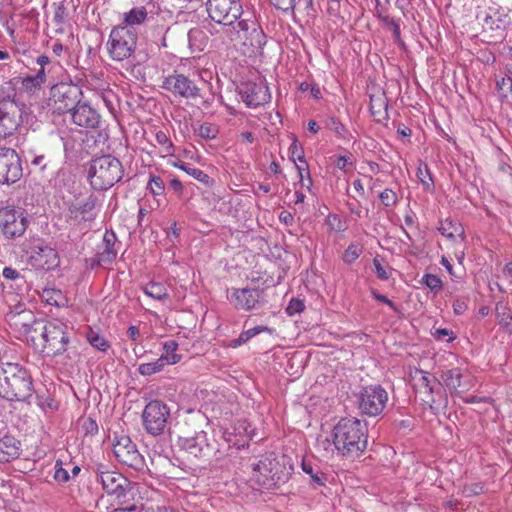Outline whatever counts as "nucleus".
<instances>
[{"label":"nucleus","instance_id":"obj_42","mask_svg":"<svg viewBox=\"0 0 512 512\" xmlns=\"http://www.w3.org/2000/svg\"><path fill=\"white\" fill-rule=\"evenodd\" d=\"M326 127L333 131L338 137L346 138L348 131L346 127L335 117H330L326 120Z\"/></svg>","mask_w":512,"mask_h":512},{"label":"nucleus","instance_id":"obj_3","mask_svg":"<svg viewBox=\"0 0 512 512\" xmlns=\"http://www.w3.org/2000/svg\"><path fill=\"white\" fill-rule=\"evenodd\" d=\"M33 392L32 378L19 363H0V397L13 401H24Z\"/></svg>","mask_w":512,"mask_h":512},{"label":"nucleus","instance_id":"obj_16","mask_svg":"<svg viewBox=\"0 0 512 512\" xmlns=\"http://www.w3.org/2000/svg\"><path fill=\"white\" fill-rule=\"evenodd\" d=\"M179 447L192 458L206 460L215 450V440L209 438L207 432L199 431L193 436L179 438Z\"/></svg>","mask_w":512,"mask_h":512},{"label":"nucleus","instance_id":"obj_32","mask_svg":"<svg viewBox=\"0 0 512 512\" xmlns=\"http://www.w3.org/2000/svg\"><path fill=\"white\" fill-rule=\"evenodd\" d=\"M36 64L39 66L37 70H35L36 77L43 82L44 84L47 81V74L51 71V60L46 55H41L36 58Z\"/></svg>","mask_w":512,"mask_h":512},{"label":"nucleus","instance_id":"obj_45","mask_svg":"<svg viewBox=\"0 0 512 512\" xmlns=\"http://www.w3.org/2000/svg\"><path fill=\"white\" fill-rule=\"evenodd\" d=\"M22 87L27 91H35L39 89L44 83L41 82L35 74H29L22 78Z\"/></svg>","mask_w":512,"mask_h":512},{"label":"nucleus","instance_id":"obj_10","mask_svg":"<svg viewBox=\"0 0 512 512\" xmlns=\"http://www.w3.org/2000/svg\"><path fill=\"white\" fill-rule=\"evenodd\" d=\"M169 418V407L159 400L150 401L142 412L144 429L152 436H158L165 432Z\"/></svg>","mask_w":512,"mask_h":512},{"label":"nucleus","instance_id":"obj_15","mask_svg":"<svg viewBox=\"0 0 512 512\" xmlns=\"http://www.w3.org/2000/svg\"><path fill=\"white\" fill-rule=\"evenodd\" d=\"M388 393L380 385L364 387L358 397L359 409L368 416L381 414L386 407Z\"/></svg>","mask_w":512,"mask_h":512},{"label":"nucleus","instance_id":"obj_6","mask_svg":"<svg viewBox=\"0 0 512 512\" xmlns=\"http://www.w3.org/2000/svg\"><path fill=\"white\" fill-rule=\"evenodd\" d=\"M10 83L0 87V139L14 134L21 123V109Z\"/></svg>","mask_w":512,"mask_h":512},{"label":"nucleus","instance_id":"obj_9","mask_svg":"<svg viewBox=\"0 0 512 512\" xmlns=\"http://www.w3.org/2000/svg\"><path fill=\"white\" fill-rule=\"evenodd\" d=\"M82 96L81 88L73 83L61 82L51 87L48 106L57 113L71 111Z\"/></svg>","mask_w":512,"mask_h":512},{"label":"nucleus","instance_id":"obj_60","mask_svg":"<svg viewBox=\"0 0 512 512\" xmlns=\"http://www.w3.org/2000/svg\"><path fill=\"white\" fill-rule=\"evenodd\" d=\"M497 87L499 90H512V78L509 76L502 77L501 80L497 81Z\"/></svg>","mask_w":512,"mask_h":512},{"label":"nucleus","instance_id":"obj_8","mask_svg":"<svg viewBox=\"0 0 512 512\" xmlns=\"http://www.w3.org/2000/svg\"><path fill=\"white\" fill-rule=\"evenodd\" d=\"M41 337L44 341L43 351L47 356L62 354L70 342V328L61 321H50L43 326Z\"/></svg>","mask_w":512,"mask_h":512},{"label":"nucleus","instance_id":"obj_57","mask_svg":"<svg viewBox=\"0 0 512 512\" xmlns=\"http://www.w3.org/2000/svg\"><path fill=\"white\" fill-rule=\"evenodd\" d=\"M82 428L85 434L95 435L98 433V425L96 421L91 418H87L83 421Z\"/></svg>","mask_w":512,"mask_h":512},{"label":"nucleus","instance_id":"obj_58","mask_svg":"<svg viewBox=\"0 0 512 512\" xmlns=\"http://www.w3.org/2000/svg\"><path fill=\"white\" fill-rule=\"evenodd\" d=\"M352 165H353V161L351 160V158L349 156L341 155L336 160L337 168H339L340 170H343V171L346 170L347 166H352Z\"/></svg>","mask_w":512,"mask_h":512},{"label":"nucleus","instance_id":"obj_30","mask_svg":"<svg viewBox=\"0 0 512 512\" xmlns=\"http://www.w3.org/2000/svg\"><path fill=\"white\" fill-rule=\"evenodd\" d=\"M178 344L174 340H168L163 343L164 353L160 356L166 365H174L180 361V355L176 353Z\"/></svg>","mask_w":512,"mask_h":512},{"label":"nucleus","instance_id":"obj_19","mask_svg":"<svg viewBox=\"0 0 512 512\" xmlns=\"http://www.w3.org/2000/svg\"><path fill=\"white\" fill-rule=\"evenodd\" d=\"M97 482L102 485L103 490L116 499H122L127 496L130 490V482L121 473L109 470H99L97 472Z\"/></svg>","mask_w":512,"mask_h":512},{"label":"nucleus","instance_id":"obj_5","mask_svg":"<svg viewBox=\"0 0 512 512\" xmlns=\"http://www.w3.org/2000/svg\"><path fill=\"white\" fill-rule=\"evenodd\" d=\"M123 177L122 164L112 155H103L92 160L88 178L95 190H107Z\"/></svg>","mask_w":512,"mask_h":512},{"label":"nucleus","instance_id":"obj_52","mask_svg":"<svg viewBox=\"0 0 512 512\" xmlns=\"http://www.w3.org/2000/svg\"><path fill=\"white\" fill-rule=\"evenodd\" d=\"M2 274L5 279L16 281L19 287L25 283L24 277L14 268L5 267Z\"/></svg>","mask_w":512,"mask_h":512},{"label":"nucleus","instance_id":"obj_26","mask_svg":"<svg viewBox=\"0 0 512 512\" xmlns=\"http://www.w3.org/2000/svg\"><path fill=\"white\" fill-rule=\"evenodd\" d=\"M19 442L12 436L0 439V463L8 462L19 455Z\"/></svg>","mask_w":512,"mask_h":512},{"label":"nucleus","instance_id":"obj_28","mask_svg":"<svg viewBox=\"0 0 512 512\" xmlns=\"http://www.w3.org/2000/svg\"><path fill=\"white\" fill-rule=\"evenodd\" d=\"M155 140L157 145L160 147L162 157L174 155L175 146L166 132L157 130L155 132Z\"/></svg>","mask_w":512,"mask_h":512},{"label":"nucleus","instance_id":"obj_4","mask_svg":"<svg viewBox=\"0 0 512 512\" xmlns=\"http://www.w3.org/2000/svg\"><path fill=\"white\" fill-rule=\"evenodd\" d=\"M288 462L285 456H277L274 453L263 455L250 465L251 480L261 487L271 489L288 479L291 473Z\"/></svg>","mask_w":512,"mask_h":512},{"label":"nucleus","instance_id":"obj_50","mask_svg":"<svg viewBox=\"0 0 512 512\" xmlns=\"http://www.w3.org/2000/svg\"><path fill=\"white\" fill-rule=\"evenodd\" d=\"M305 309L303 300L299 298H292L286 307V313L289 316L300 314Z\"/></svg>","mask_w":512,"mask_h":512},{"label":"nucleus","instance_id":"obj_55","mask_svg":"<svg viewBox=\"0 0 512 512\" xmlns=\"http://www.w3.org/2000/svg\"><path fill=\"white\" fill-rule=\"evenodd\" d=\"M272 4L284 12L293 11L296 5L295 0H271Z\"/></svg>","mask_w":512,"mask_h":512},{"label":"nucleus","instance_id":"obj_35","mask_svg":"<svg viewBox=\"0 0 512 512\" xmlns=\"http://www.w3.org/2000/svg\"><path fill=\"white\" fill-rule=\"evenodd\" d=\"M497 320L499 326L506 332L512 335V313L506 307L500 310L497 308Z\"/></svg>","mask_w":512,"mask_h":512},{"label":"nucleus","instance_id":"obj_11","mask_svg":"<svg viewBox=\"0 0 512 512\" xmlns=\"http://www.w3.org/2000/svg\"><path fill=\"white\" fill-rule=\"evenodd\" d=\"M96 201L95 196L89 195L85 199L71 203L66 214L67 222L81 230L88 229L98 214Z\"/></svg>","mask_w":512,"mask_h":512},{"label":"nucleus","instance_id":"obj_21","mask_svg":"<svg viewBox=\"0 0 512 512\" xmlns=\"http://www.w3.org/2000/svg\"><path fill=\"white\" fill-rule=\"evenodd\" d=\"M230 301L239 310L249 311L265 302L264 291L258 288L233 289Z\"/></svg>","mask_w":512,"mask_h":512},{"label":"nucleus","instance_id":"obj_13","mask_svg":"<svg viewBox=\"0 0 512 512\" xmlns=\"http://www.w3.org/2000/svg\"><path fill=\"white\" fill-rule=\"evenodd\" d=\"M206 11L208 17L223 28L237 20L244 10L241 0H207Z\"/></svg>","mask_w":512,"mask_h":512},{"label":"nucleus","instance_id":"obj_56","mask_svg":"<svg viewBox=\"0 0 512 512\" xmlns=\"http://www.w3.org/2000/svg\"><path fill=\"white\" fill-rule=\"evenodd\" d=\"M69 474L66 469H64L61 465L56 463L55 465V472H54V479L60 483H65L69 480Z\"/></svg>","mask_w":512,"mask_h":512},{"label":"nucleus","instance_id":"obj_43","mask_svg":"<svg viewBox=\"0 0 512 512\" xmlns=\"http://www.w3.org/2000/svg\"><path fill=\"white\" fill-rule=\"evenodd\" d=\"M218 133V126L212 123H203L199 127V136L204 139H215Z\"/></svg>","mask_w":512,"mask_h":512},{"label":"nucleus","instance_id":"obj_40","mask_svg":"<svg viewBox=\"0 0 512 512\" xmlns=\"http://www.w3.org/2000/svg\"><path fill=\"white\" fill-rule=\"evenodd\" d=\"M421 283L434 293H439L443 288L442 280L434 274H425L421 279Z\"/></svg>","mask_w":512,"mask_h":512},{"label":"nucleus","instance_id":"obj_34","mask_svg":"<svg viewBox=\"0 0 512 512\" xmlns=\"http://www.w3.org/2000/svg\"><path fill=\"white\" fill-rule=\"evenodd\" d=\"M461 371L459 368H453L443 373V380L449 389L456 390L461 386Z\"/></svg>","mask_w":512,"mask_h":512},{"label":"nucleus","instance_id":"obj_22","mask_svg":"<svg viewBox=\"0 0 512 512\" xmlns=\"http://www.w3.org/2000/svg\"><path fill=\"white\" fill-rule=\"evenodd\" d=\"M29 263L37 270H52L59 265L58 253L48 245H35L31 250Z\"/></svg>","mask_w":512,"mask_h":512},{"label":"nucleus","instance_id":"obj_59","mask_svg":"<svg viewBox=\"0 0 512 512\" xmlns=\"http://www.w3.org/2000/svg\"><path fill=\"white\" fill-rule=\"evenodd\" d=\"M387 24L389 28L392 30L393 37L396 41L400 40V25L399 23L394 19H388Z\"/></svg>","mask_w":512,"mask_h":512},{"label":"nucleus","instance_id":"obj_1","mask_svg":"<svg viewBox=\"0 0 512 512\" xmlns=\"http://www.w3.org/2000/svg\"><path fill=\"white\" fill-rule=\"evenodd\" d=\"M323 449L344 457H358L367 447L366 423L357 418H342L329 438L319 442Z\"/></svg>","mask_w":512,"mask_h":512},{"label":"nucleus","instance_id":"obj_14","mask_svg":"<svg viewBox=\"0 0 512 512\" xmlns=\"http://www.w3.org/2000/svg\"><path fill=\"white\" fill-rule=\"evenodd\" d=\"M27 225L28 219L22 208L6 206L0 209V228L7 238L13 239L22 236Z\"/></svg>","mask_w":512,"mask_h":512},{"label":"nucleus","instance_id":"obj_51","mask_svg":"<svg viewBox=\"0 0 512 512\" xmlns=\"http://www.w3.org/2000/svg\"><path fill=\"white\" fill-rule=\"evenodd\" d=\"M302 469L306 474L310 475L313 482L317 483L318 485L324 484L323 474L318 471L315 472L311 463L302 461Z\"/></svg>","mask_w":512,"mask_h":512},{"label":"nucleus","instance_id":"obj_7","mask_svg":"<svg viewBox=\"0 0 512 512\" xmlns=\"http://www.w3.org/2000/svg\"><path fill=\"white\" fill-rule=\"evenodd\" d=\"M138 34L129 27H114L107 41V50L115 61L128 59L135 52Z\"/></svg>","mask_w":512,"mask_h":512},{"label":"nucleus","instance_id":"obj_24","mask_svg":"<svg viewBox=\"0 0 512 512\" xmlns=\"http://www.w3.org/2000/svg\"><path fill=\"white\" fill-rule=\"evenodd\" d=\"M6 321L14 331L27 334L32 330L34 315L30 310L11 311L6 315Z\"/></svg>","mask_w":512,"mask_h":512},{"label":"nucleus","instance_id":"obj_37","mask_svg":"<svg viewBox=\"0 0 512 512\" xmlns=\"http://www.w3.org/2000/svg\"><path fill=\"white\" fill-rule=\"evenodd\" d=\"M416 175H417V178L419 179V181L424 186V188L426 190H430L431 187L433 186V180L430 175V171H429L427 164L421 162L417 168Z\"/></svg>","mask_w":512,"mask_h":512},{"label":"nucleus","instance_id":"obj_62","mask_svg":"<svg viewBox=\"0 0 512 512\" xmlns=\"http://www.w3.org/2000/svg\"><path fill=\"white\" fill-rule=\"evenodd\" d=\"M372 295H373V297H374L376 300H378V301H380V302H382V303H384V304L388 305V306H389L390 308H392L393 310H396V306H395L394 302H392V301H391L389 298H387L385 295L380 294V293H378V292H376V291H373V292H372Z\"/></svg>","mask_w":512,"mask_h":512},{"label":"nucleus","instance_id":"obj_47","mask_svg":"<svg viewBox=\"0 0 512 512\" xmlns=\"http://www.w3.org/2000/svg\"><path fill=\"white\" fill-rule=\"evenodd\" d=\"M289 153L295 165L297 164V160L303 163L305 166L307 165L304 157V152L302 148L298 145V141L296 139H294L293 142L291 143L289 147Z\"/></svg>","mask_w":512,"mask_h":512},{"label":"nucleus","instance_id":"obj_46","mask_svg":"<svg viewBox=\"0 0 512 512\" xmlns=\"http://www.w3.org/2000/svg\"><path fill=\"white\" fill-rule=\"evenodd\" d=\"M381 203L385 207H394L398 202V197L392 189H385L379 194Z\"/></svg>","mask_w":512,"mask_h":512},{"label":"nucleus","instance_id":"obj_63","mask_svg":"<svg viewBox=\"0 0 512 512\" xmlns=\"http://www.w3.org/2000/svg\"><path fill=\"white\" fill-rule=\"evenodd\" d=\"M141 512H175L172 508L166 506L141 507Z\"/></svg>","mask_w":512,"mask_h":512},{"label":"nucleus","instance_id":"obj_54","mask_svg":"<svg viewBox=\"0 0 512 512\" xmlns=\"http://www.w3.org/2000/svg\"><path fill=\"white\" fill-rule=\"evenodd\" d=\"M373 265L375 267V273L381 280H387L390 277L388 269L383 266L378 258L373 259Z\"/></svg>","mask_w":512,"mask_h":512},{"label":"nucleus","instance_id":"obj_39","mask_svg":"<svg viewBox=\"0 0 512 512\" xmlns=\"http://www.w3.org/2000/svg\"><path fill=\"white\" fill-rule=\"evenodd\" d=\"M147 189L154 196H160L164 194L165 184L160 176L151 175L147 184Z\"/></svg>","mask_w":512,"mask_h":512},{"label":"nucleus","instance_id":"obj_31","mask_svg":"<svg viewBox=\"0 0 512 512\" xmlns=\"http://www.w3.org/2000/svg\"><path fill=\"white\" fill-rule=\"evenodd\" d=\"M165 366L166 363L161 357H159L158 359L152 362L140 364L138 367V372L142 376H151L153 374L161 372Z\"/></svg>","mask_w":512,"mask_h":512},{"label":"nucleus","instance_id":"obj_17","mask_svg":"<svg viewBox=\"0 0 512 512\" xmlns=\"http://www.w3.org/2000/svg\"><path fill=\"white\" fill-rule=\"evenodd\" d=\"M22 176L20 158L11 148H0V183L12 184Z\"/></svg>","mask_w":512,"mask_h":512},{"label":"nucleus","instance_id":"obj_48","mask_svg":"<svg viewBox=\"0 0 512 512\" xmlns=\"http://www.w3.org/2000/svg\"><path fill=\"white\" fill-rule=\"evenodd\" d=\"M117 256V250L114 246H104L103 250L98 253L99 263H111Z\"/></svg>","mask_w":512,"mask_h":512},{"label":"nucleus","instance_id":"obj_23","mask_svg":"<svg viewBox=\"0 0 512 512\" xmlns=\"http://www.w3.org/2000/svg\"><path fill=\"white\" fill-rule=\"evenodd\" d=\"M72 121L86 129H96L100 123V115L96 109L86 102H77L71 110Z\"/></svg>","mask_w":512,"mask_h":512},{"label":"nucleus","instance_id":"obj_36","mask_svg":"<svg viewBox=\"0 0 512 512\" xmlns=\"http://www.w3.org/2000/svg\"><path fill=\"white\" fill-rule=\"evenodd\" d=\"M262 332H271V330L267 326L262 325L247 329L243 331L239 335V337L233 341L234 346L241 345Z\"/></svg>","mask_w":512,"mask_h":512},{"label":"nucleus","instance_id":"obj_20","mask_svg":"<svg viewBox=\"0 0 512 512\" xmlns=\"http://www.w3.org/2000/svg\"><path fill=\"white\" fill-rule=\"evenodd\" d=\"M161 87L176 96L190 99L200 95V89L184 74H172L164 78Z\"/></svg>","mask_w":512,"mask_h":512},{"label":"nucleus","instance_id":"obj_12","mask_svg":"<svg viewBox=\"0 0 512 512\" xmlns=\"http://www.w3.org/2000/svg\"><path fill=\"white\" fill-rule=\"evenodd\" d=\"M112 451L115 458L134 470L145 467L144 457L140 454L136 444L127 435H114Z\"/></svg>","mask_w":512,"mask_h":512},{"label":"nucleus","instance_id":"obj_61","mask_svg":"<svg viewBox=\"0 0 512 512\" xmlns=\"http://www.w3.org/2000/svg\"><path fill=\"white\" fill-rule=\"evenodd\" d=\"M279 220L284 225L291 226L294 223V216L289 211H282L279 214Z\"/></svg>","mask_w":512,"mask_h":512},{"label":"nucleus","instance_id":"obj_64","mask_svg":"<svg viewBox=\"0 0 512 512\" xmlns=\"http://www.w3.org/2000/svg\"><path fill=\"white\" fill-rule=\"evenodd\" d=\"M111 512H141V508H139L135 504H131L125 507L114 508Z\"/></svg>","mask_w":512,"mask_h":512},{"label":"nucleus","instance_id":"obj_29","mask_svg":"<svg viewBox=\"0 0 512 512\" xmlns=\"http://www.w3.org/2000/svg\"><path fill=\"white\" fill-rule=\"evenodd\" d=\"M439 231L443 236L452 240H454L457 236H462L464 234V229L462 228L461 224L448 219L441 222Z\"/></svg>","mask_w":512,"mask_h":512},{"label":"nucleus","instance_id":"obj_41","mask_svg":"<svg viewBox=\"0 0 512 512\" xmlns=\"http://www.w3.org/2000/svg\"><path fill=\"white\" fill-rule=\"evenodd\" d=\"M363 248L359 244H350L343 254V261L347 264H352L362 254Z\"/></svg>","mask_w":512,"mask_h":512},{"label":"nucleus","instance_id":"obj_53","mask_svg":"<svg viewBox=\"0 0 512 512\" xmlns=\"http://www.w3.org/2000/svg\"><path fill=\"white\" fill-rule=\"evenodd\" d=\"M418 373L420 374V378H419L420 386L425 389L426 393L432 394V392H433L432 380L433 379L425 371L420 370Z\"/></svg>","mask_w":512,"mask_h":512},{"label":"nucleus","instance_id":"obj_25","mask_svg":"<svg viewBox=\"0 0 512 512\" xmlns=\"http://www.w3.org/2000/svg\"><path fill=\"white\" fill-rule=\"evenodd\" d=\"M148 17V12L144 6L134 7L128 12L123 13L122 25L119 27H129L134 29L136 26L145 23Z\"/></svg>","mask_w":512,"mask_h":512},{"label":"nucleus","instance_id":"obj_49","mask_svg":"<svg viewBox=\"0 0 512 512\" xmlns=\"http://www.w3.org/2000/svg\"><path fill=\"white\" fill-rule=\"evenodd\" d=\"M296 169H297L298 176L300 178V182H301L302 186L306 187L308 190H310L311 186H312V178L308 171V165L302 166V165L296 164Z\"/></svg>","mask_w":512,"mask_h":512},{"label":"nucleus","instance_id":"obj_2","mask_svg":"<svg viewBox=\"0 0 512 512\" xmlns=\"http://www.w3.org/2000/svg\"><path fill=\"white\" fill-rule=\"evenodd\" d=\"M224 41L244 54H255L266 45V34L254 12H242L229 26L222 28Z\"/></svg>","mask_w":512,"mask_h":512},{"label":"nucleus","instance_id":"obj_44","mask_svg":"<svg viewBox=\"0 0 512 512\" xmlns=\"http://www.w3.org/2000/svg\"><path fill=\"white\" fill-rule=\"evenodd\" d=\"M43 297L50 305L60 306L63 304L64 297L60 290H45Z\"/></svg>","mask_w":512,"mask_h":512},{"label":"nucleus","instance_id":"obj_33","mask_svg":"<svg viewBox=\"0 0 512 512\" xmlns=\"http://www.w3.org/2000/svg\"><path fill=\"white\" fill-rule=\"evenodd\" d=\"M87 340L88 342L96 349L105 352L110 347L109 342L106 340V338L101 335L99 332L89 329L87 332Z\"/></svg>","mask_w":512,"mask_h":512},{"label":"nucleus","instance_id":"obj_38","mask_svg":"<svg viewBox=\"0 0 512 512\" xmlns=\"http://www.w3.org/2000/svg\"><path fill=\"white\" fill-rule=\"evenodd\" d=\"M184 172L208 187L213 185V179L201 169L191 167L188 164Z\"/></svg>","mask_w":512,"mask_h":512},{"label":"nucleus","instance_id":"obj_18","mask_svg":"<svg viewBox=\"0 0 512 512\" xmlns=\"http://www.w3.org/2000/svg\"><path fill=\"white\" fill-rule=\"evenodd\" d=\"M239 94L242 101L249 108L264 105L271 99L269 88L263 79L258 82L247 81L242 83L239 87Z\"/></svg>","mask_w":512,"mask_h":512},{"label":"nucleus","instance_id":"obj_27","mask_svg":"<svg viewBox=\"0 0 512 512\" xmlns=\"http://www.w3.org/2000/svg\"><path fill=\"white\" fill-rule=\"evenodd\" d=\"M142 291L148 297L158 301L166 300L169 297L166 286L160 282L151 281L142 287Z\"/></svg>","mask_w":512,"mask_h":512}]
</instances>
